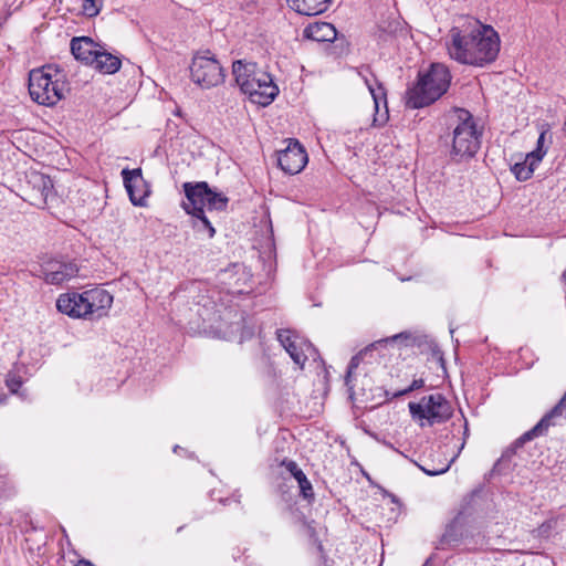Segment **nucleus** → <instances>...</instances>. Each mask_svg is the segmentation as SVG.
Instances as JSON below:
<instances>
[{"mask_svg":"<svg viewBox=\"0 0 566 566\" xmlns=\"http://www.w3.org/2000/svg\"><path fill=\"white\" fill-rule=\"evenodd\" d=\"M113 304V295L104 289L86 290L82 293L67 292L56 300L60 313L72 318L99 319L108 314Z\"/></svg>","mask_w":566,"mask_h":566,"instance_id":"nucleus-2","label":"nucleus"},{"mask_svg":"<svg viewBox=\"0 0 566 566\" xmlns=\"http://www.w3.org/2000/svg\"><path fill=\"white\" fill-rule=\"evenodd\" d=\"M453 461H454V458H452L449 461H446V462L441 463L439 467H434V465L423 467V465H420V469L426 474H428V475H439V474H442V473L447 472Z\"/></svg>","mask_w":566,"mask_h":566,"instance_id":"nucleus-24","label":"nucleus"},{"mask_svg":"<svg viewBox=\"0 0 566 566\" xmlns=\"http://www.w3.org/2000/svg\"><path fill=\"white\" fill-rule=\"evenodd\" d=\"M304 36L316 42L333 41L336 38V29L328 22H315L305 28Z\"/></svg>","mask_w":566,"mask_h":566,"instance_id":"nucleus-19","label":"nucleus"},{"mask_svg":"<svg viewBox=\"0 0 566 566\" xmlns=\"http://www.w3.org/2000/svg\"><path fill=\"white\" fill-rule=\"evenodd\" d=\"M277 161L283 171L295 175L303 170L307 154L297 140H289L287 146L279 153Z\"/></svg>","mask_w":566,"mask_h":566,"instance_id":"nucleus-12","label":"nucleus"},{"mask_svg":"<svg viewBox=\"0 0 566 566\" xmlns=\"http://www.w3.org/2000/svg\"><path fill=\"white\" fill-rule=\"evenodd\" d=\"M450 82L448 67L433 63L426 73L419 75L417 84L408 90L407 105L411 108H421L433 103L447 92Z\"/></svg>","mask_w":566,"mask_h":566,"instance_id":"nucleus-6","label":"nucleus"},{"mask_svg":"<svg viewBox=\"0 0 566 566\" xmlns=\"http://www.w3.org/2000/svg\"><path fill=\"white\" fill-rule=\"evenodd\" d=\"M21 380L17 378L15 376H9L7 378V386L10 389L11 392H17L18 388L21 386Z\"/></svg>","mask_w":566,"mask_h":566,"instance_id":"nucleus-28","label":"nucleus"},{"mask_svg":"<svg viewBox=\"0 0 566 566\" xmlns=\"http://www.w3.org/2000/svg\"><path fill=\"white\" fill-rule=\"evenodd\" d=\"M470 34L459 27L449 31L446 46L451 59L462 64L483 65L494 61L500 52L499 34L489 25L470 22Z\"/></svg>","mask_w":566,"mask_h":566,"instance_id":"nucleus-1","label":"nucleus"},{"mask_svg":"<svg viewBox=\"0 0 566 566\" xmlns=\"http://www.w3.org/2000/svg\"><path fill=\"white\" fill-rule=\"evenodd\" d=\"M385 120H386V116H384L380 120H379L377 117H375V118H374V123H375V124H381V123H384Z\"/></svg>","mask_w":566,"mask_h":566,"instance_id":"nucleus-31","label":"nucleus"},{"mask_svg":"<svg viewBox=\"0 0 566 566\" xmlns=\"http://www.w3.org/2000/svg\"><path fill=\"white\" fill-rule=\"evenodd\" d=\"M76 566H94V565L92 563H90L88 560L82 559L76 564Z\"/></svg>","mask_w":566,"mask_h":566,"instance_id":"nucleus-30","label":"nucleus"},{"mask_svg":"<svg viewBox=\"0 0 566 566\" xmlns=\"http://www.w3.org/2000/svg\"><path fill=\"white\" fill-rule=\"evenodd\" d=\"M120 64V60L117 56L101 51L99 49L95 55L94 62H92V65L104 74H114L119 70Z\"/></svg>","mask_w":566,"mask_h":566,"instance_id":"nucleus-20","label":"nucleus"},{"mask_svg":"<svg viewBox=\"0 0 566 566\" xmlns=\"http://www.w3.org/2000/svg\"><path fill=\"white\" fill-rule=\"evenodd\" d=\"M566 415V392L558 401V403L546 413L539 422L528 432L524 434L526 440H531L534 437L543 434L551 426H554L556 418H563Z\"/></svg>","mask_w":566,"mask_h":566,"instance_id":"nucleus-16","label":"nucleus"},{"mask_svg":"<svg viewBox=\"0 0 566 566\" xmlns=\"http://www.w3.org/2000/svg\"><path fill=\"white\" fill-rule=\"evenodd\" d=\"M184 190L187 200L182 202V208L189 214H192L200 222L196 224L199 230L206 229L208 237L212 238L216 233L214 228L205 214V208L208 210H223L227 207L228 198L222 193L212 191L208 184L200 182H185Z\"/></svg>","mask_w":566,"mask_h":566,"instance_id":"nucleus-4","label":"nucleus"},{"mask_svg":"<svg viewBox=\"0 0 566 566\" xmlns=\"http://www.w3.org/2000/svg\"><path fill=\"white\" fill-rule=\"evenodd\" d=\"M468 30H470V27H467V29L463 30L465 34H470V32H468Z\"/></svg>","mask_w":566,"mask_h":566,"instance_id":"nucleus-32","label":"nucleus"},{"mask_svg":"<svg viewBox=\"0 0 566 566\" xmlns=\"http://www.w3.org/2000/svg\"><path fill=\"white\" fill-rule=\"evenodd\" d=\"M458 113L459 122L452 129L451 156L460 160L472 157L478 151L480 136L469 112L461 109Z\"/></svg>","mask_w":566,"mask_h":566,"instance_id":"nucleus-7","label":"nucleus"},{"mask_svg":"<svg viewBox=\"0 0 566 566\" xmlns=\"http://www.w3.org/2000/svg\"><path fill=\"white\" fill-rule=\"evenodd\" d=\"M286 470L295 478V480H300L305 475L304 472L298 468V465L294 461L283 462Z\"/></svg>","mask_w":566,"mask_h":566,"instance_id":"nucleus-26","label":"nucleus"},{"mask_svg":"<svg viewBox=\"0 0 566 566\" xmlns=\"http://www.w3.org/2000/svg\"><path fill=\"white\" fill-rule=\"evenodd\" d=\"M545 155L546 150H533L526 154L522 161H516L512 166L511 171L517 180H528L533 176L535 168L542 161Z\"/></svg>","mask_w":566,"mask_h":566,"instance_id":"nucleus-15","label":"nucleus"},{"mask_svg":"<svg viewBox=\"0 0 566 566\" xmlns=\"http://www.w3.org/2000/svg\"><path fill=\"white\" fill-rule=\"evenodd\" d=\"M232 72L238 86L253 104L268 106L279 94V87L270 73L258 67L255 63L235 61Z\"/></svg>","mask_w":566,"mask_h":566,"instance_id":"nucleus-3","label":"nucleus"},{"mask_svg":"<svg viewBox=\"0 0 566 566\" xmlns=\"http://www.w3.org/2000/svg\"><path fill=\"white\" fill-rule=\"evenodd\" d=\"M2 401H3V398H2V396H0V403H1Z\"/></svg>","mask_w":566,"mask_h":566,"instance_id":"nucleus-33","label":"nucleus"},{"mask_svg":"<svg viewBox=\"0 0 566 566\" xmlns=\"http://www.w3.org/2000/svg\"><path fill=\"white\" fill-rule=\"evenodd\" d=\"M277 339L293 361L303 368L306 360L314 356L315 350L312 345L302 336L290 329L277 332Z\"/></svg>","mask_w":566,"mask_h":566,"instance_id":"nucleus-10","label":"nucleus"},{"mask_svg":"<svg viewBox=\"0 0 566 566\" xmlns=\"http://www.w3.org/2000/svg\"><path fill=\"white\" fill-rule=\"evenodd\" d=\"M423 385H424L423 379H415V380L412 381V384H411L409 387H407V388H406V389H403V390H400V391H398V392L392 394V397H399V396H402V395L409 394V392H411V391H413V390H416V389H420V388H422V387H423Z\"/></svg>","mask_w":566,"mask_h":566,"instance_id":"nucleus-27","label":"nucleus"},{"mask_svg":"<svg viewBox=\"0 0 566 566\" xmlns=\"http://www.w3.org/2000/svg\"><path fill=\"white\" fill-rule=\"evenodd\" d=\"M69 92L65 73L53 65L32 70L29 74L31 98L45 106L57 104Z\"/></svg>","mask_w":566,"mask_h":566,"instance_id":"nucleus-5","label":"nucleus"},{"mask_svg":"<svg viewBox=\"0 0 566 566\" xmlns=\"http://www.w3.org/2000/svg\"><path fill=\"white\" fill-rule=\"evenodd\" d=\"M104 0H83V12L87 17H95L99 13Z\"/></svg>","mask_w":566,"mask_h":566,"instance_id":"nucleus-23","label":"nucleus"},{"mask_svg":"<svg viewBox=\"0 0 566 566\" xmlns=\"http://www.w3.org/2000/svg\"><path fill=\"white\" fill-rule=\"evenodd\" d=\"M366 85L368 87V91L374 99L375 109L378 113L379 105L381 102L386 105V92L381 84L377 83L376 81L374 83L369 82L368 80L365 81Z\"/></svg>","mask_w":566,"mask_h":566,"instance_id":"nucleus-22","label":"nucleus"},{"mask_svg":"<svg viewBox=\"0 0 566 566\" xmlns=\"http://www.w3.org/2000/svg\"><path fill=\"white\" fill-rule=\"evenodd\" d=\"M98 49L90 38H74L71 41V52L76 60L86 64L94 62Z\"/></svg>","mask_w":566,"mask_h":566,"instance_id":"nucleus-17","label":"nucleus"},{"mask_svg":"<svg viewBox=\"0 0 566 566\" xmlns=\"http://www.w3.org/2000/svg\"><path fill=\"white\" fill-rule=\"evenodd\" d=\"M546 132H542L537 139V148L535 150H544L543 144L545 142Z\"/></svg>","mask_w":566,"mask_h":566,"instance_id":"nucleus-29","label":"nucleus"},{"mask_svg":"<svg viewBox=\"0 0 566 566\" xmlns=\"http://www.w3.org/2000/svg\"><path fill=\"white\" fill-rule=\"evenodd\" d=\"M122 177L132 203L137 207L146 206V199L150 195V188L143 177L142 169L136 168L129 170L125 168L122 170Z\"/></svg>","mask_w":566,"mask_h":566,"instance_id":"nucleus-11","label":"nucleus"},{"mask_svg":"<svg viewBox=\"0 0 566 566\" xmlns=\"http://www.w3.org/2000/svg\"><path fill=\"white\" fill-rule=\"evenodd\" d=\"M29 189L25 191V200L31 205L43 208L53 192V184L50 177L31 172L28 179Z\"/></svg>","mask_w":566,"mask_h":566,"instance_id":"nucleus-13","label":"nucleus"},{"mask_svg":"<svg viewBox=\"0 0 566 566\" xmlns=\"http://www.w3.org/2000/svg\"><path fill=\"white\" fill-rule=\"evenodd\" d=\"M382 342H378L376 344H373L370 347H367L366 349L361 350L358 355L354 356L350 359V363L348 365V370L346 375V384L348 385L350 381V377L354 373V370L358 367L359 363L364 359H366L368 356H370L378 346H381Z\"/></svg>","mask_w":566,"mask_h":566,"instance_id":"nucleus-21","label":"nucleus"},{"mask_svg":"<svg viewBox=\"0 0 566 566\" xmlns=\"http://www.w3.org/2000/svg\"><path fill=\"white\" fill-rule=\"evenodd\" d=\"M291 9L304 15H317L325 12L332 0H286Z\"/></svg>","mask_w":566,"mask_h":566,"instance_id":"nucleus-18","label":"nucleus"},{"mask_svg":"<svg viewBox=\"0 0 566 566\" xmlns=\"http://www.w3.org/2000/svg\"><path fill=\"white\" fill-rule=\"evenodd\" d=\"M77 265L61 261H50L43 268V277L50 284H61L76 276Z\"/></svg>","mask_w":566,"mask_h":566,"instance_id":"nucleus-14","label":"nucleus"},{"mask_svg":"<svg viewBox=\"0 0 566 566\" xmlns=\"http://www.w3.org/2000/svg\"><path fill=\"white\" fill-rule=\"evenodd\" d=\"M190 76L195 84L206 90L216 87L224 81L222 66L209 52L193 56Z\"/></svg>","mask_w":566,"mask_h":566,"instance_id":"nucleus-9","label":"nucleus"},{"mask_svg":"<svg viewBox=\"0 0 566 566\" xmlns=\"http://www.w3.org/2000/svg\"><path fill=\"white\" fill-rule=\"evenodd\" d=\"M408 408L411 418L421 427L444 422L452 415L449 401L440 394L422 397L418 402H409Z\"/></svg>","mask_w":566,"mask_h":566,"instance_id":"nucleus-8","label":"nucleus"},{"mask_svg":"<svg viewBox=\"0 0 566 566\" xmlns=\"http://www.w3.org/2000/svg\"><path fill=\"white\" fill-rule=\"evenodd\" d=\"M301 492L305 499L313 496V489L311 482L307 480L306 475L297 480Z\"/></svg>","mask_w":566,"mask_h":566,"instance_id":"nucleus-25","label":"nucleus"}]
</instances>
